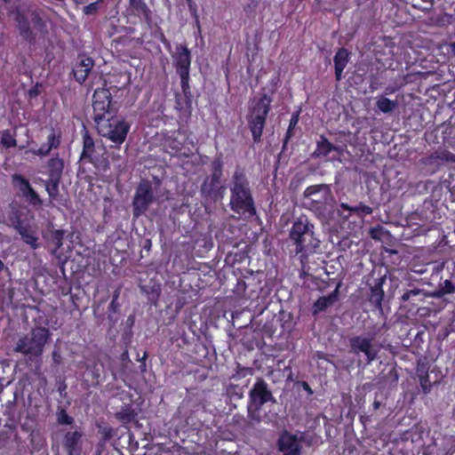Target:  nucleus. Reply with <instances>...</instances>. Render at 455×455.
<instances>
[{
  "label": "nucleus",
  "instance_id": "nucleus-1",
  "mask_svg": "<svg viewBox=\"0 0 455 455\" xmlns=\"http://www.w3.org/2000/svg\"><path fill=\"white\" fill-rule=\"evenodd\" d=\"M229 207L247 219L257 214L250 181L244 169L240 166H236L231 178Z\"/></svg>",
  "mask_w": 455,
  "mask_h": 455
},
{
  "label": "nucleus",
  "instance_id": "nucleus-2",
  "mask_svg": "<svg viewBox=\"0 0 455 455\" xmlns=\"http://www.w3.org/2000/svg\"><path fill=\"white\" fill-rule=\"evenodd\" d=\"M315 226L306 215H300L291 225L289 238L295 246V253L303 261L320 248V240L315 235Z\"/></svg>",
  "mask_w": 455,
  "mask_h": 455
},
{
  "label": "nucleus",
  "instance_id": "nucleus-3",
  "mask_svg": "<svg viewBox=\"0 0 455 455\" xmlns=\"http://www.w3.org/2000/svg\"><path fill=\"white\" fill-rule=\"evenodd\" d=\"M80 160L92 164L100 172H105L110 169L106 147L101 141L96 142L85 129L83 133V150Z\"/></svg>",
  "mask_w": 455,
  "mask_h": 455
},
{
  "label": "nucleus",
  "instance_id": "nucleus-4",
  "mask_svg": "<svg viewBox=\"0 0 455 455\" xmlns=\"http://www.w3.org/2000/svg\"><path fill=\"white\" fill-rule=\"evenodd\" d=\"M271 102L272 98L267 93H262L249 108L247 122L254 143L261 140L267 118L271 110Z\"/></svg>",
  "mask_w": 455,
  "mask_h": 455
},
{
  "label": "nucleus",
  "instance_id": "nucleus-5",
  "mask_svg": "<svg viewBox=\"0 0 455 455\" xmlns=\"http://www.w3.org/2000/svg\"><path fill=\"white\" fill-rule=\"evenodd\" d=\"M304 205L317 217H325L329 201L332 198L331 190L326 184L311 185L303 192Z\"/></svg>",
  "mask_w": 455,
  "mask_h": 455
},
{
  "label": "nucleus",
  "instance_id": "nucleus-6",
  "mask_svg": "<svg viewBox=\"0 0 455 455\" xmlns=\"http://www.w3.org/2000/svg\"><path fill=\"white\" fill-rule=\"evenodd\" d=\"M268 402L275 403V398L268 389L267 382L263 379L259 378L249 392L247 404L248 418L251 421L259 423L261 421V408Z\"/></svg>",
  "mask_w": 455,
  "mask_h": 455
},
{
  "label": "nucleus",
  "instance_id": "nucleus-7",
  "mask_svg": "<svg viewBox=\"0 0 455 455\" xmlns=\"http://www.w3.org/2000/svg\"><path fill=\"white\" fill-rule=\"evenodd\" d=\"M99 132L114 143L112 148H119L125 141L131 125L124 119H119L116 115L110 116L97 124Z\"/></svg>",
  "mask_w": 455,
  "mask_h": 455
},
{
  "label": "nucleus",
  "instance_id": "nucleus-8",
  "mask_svg": "<svg viewBox=\"0 0 455 455\" xmlns=\"http://www.w3.org/2000/svg\"><path fill=\"white\" fill-rule=\"evenodd\" d=\"M211 175L207 176L201 185L203 196L213 200L222 197L225 187L221 185L223 176V161L221 156L214 158L211 164Z\"/></svg>",
  "mask_w": 455,
  "mask_h": 455
},
{
  "label": "nucleus",
  "instance_id": "nucleus-9",
  "mask_svg": "<svg viewBox=\"0 0 455 455\" xmlns=\"http://www.w3.org/2000/svg\"><path fill=\"white\" fill-rule=\"evenodd\" d=\"M21 436L15 419L8 418L4 428L0 430V455H14L20 451Z\"/></svg>",
  "mask_w": 455,
  "mask_h": 455
},
{
  "label": "nucleus",
  "instance_id": "nucleus-10",
  "mask_svg": "<svg viewBox=\"0 0 455 455\" xmlns=\"http://www.w3.org/2000/svg\"><path fill=\"white\" fill-rule=\"evenodd\" d=\"M93 120L96 124L110 116L116 115V109L112 107V95L107 88H98L92 95Z\"/></svg>",
  "mask_w": 455,
  "mask_h": 455
},
{
  "label": "nucleus",
  "instance_id": "nucleus-11",
  "mask_svg": "<svg viewBox=\"0 0 455 455\" xmlns=\"http://www.w3.org/2000/svg\"><path fill=\"white\" fill-rule=\"evenodd\" d=\"M156 201L152 184L149 180H142L137 188L132 200V214L138 218L144 214Z\"/></svg>",
  "mask_w": 455,
  "mask_h": 455
},
{
  "label": "nucleus",
  "instance_id": "nucleus-12",
  "mask_svg": "<svg viewBox=\"0 0 455 455\" xmlns=\"http://www.w3.org/2000/svg\"><path fill=\"white\" fill-rule=\"evenodd\" d=\"M36 327L30 336V355H41L44 347L50 338L49 320L46 316H33Z\"/></svg>",
  "mask_w": 455,
  "mask_h": 455
},
{
  "label": "nucleus",
  "instance_id": "nucleus-13",
  "mask_svg": "<svg viewBox=\"0 0 455 455\" xmlns=\"http://www.w3.org/2000/svg\"><path fill=\"white\" fill-rule=\"evenodd\" d=\"M8 219L12 226L20 233L24 243H28V209L16 201L11 204Z\"/></svg>",
  "mask_w": 455,
  "mask_h": 455
},
{
  "label": "nucleus",
  "instance_id": "nucleus-14",
  "mask_svg": "<svg viewBox=\"0 0 455 455\" xmlns=\"http://www.w3.org/2000/svg\"><path fill=\"white\" fill-rule=\"evenodd\" d=\"M275 447L282 455H301L303 449L301 438L286 429L279 434Z\"/></svg>",
  "mask_w": 455,
  "mask_h": 455
},
{
  "label": "nucleus",
  "instance_id": "nucleus-15",
  "mask_svg": "<svg viewBox=\"0 0 455 455\" xmlns=\"http://www.w3.org/2000/svg\"><path fill=\"white\" fill-rule=\"evenodd\" d=\"M351 353L359 355L363 353L366 356L368 363H372L378 357L379 349L373 344V338L355 336L349 339Z\"/></svg>",
  "mask_w": 455,
  "mask_h": 455
},
{
  "label": "nucleus",
  "instance_id": "nucleus-16",
  "mask_svg": "<svg viewBox=\"0 0 455 455\" xmlns=\"http://www.w3.org/2000/svg\"><path fill=\"white\" fill-rule=\"evenodd\" d=\"M386 283V275L375 278L372 283H367L370 289L368 294V301L370 302L373 310L379 312L383 311L382 301L384 299L385 292L383 285Z\"/></svg>",
  "mask_w": 455,
  "mask_h": 455
},
{
  "label": "nucleus",
  "instance_id": "nucleus-17",
  "mask_svg": "<svg viewBox=\"0 0 455 455\" xmlns=\"http://www.w3.org/2000/svg\"><path fill=\"white\" fill-rule=\"evenodd\" d=\"M94 67V60L90 56L80 54L72 68V74L76 82L83 84L88 78Z\"/></svg>",
  "mask_w": 455,
  "mask_h": 455
},
{
  "label": "nucleus",
  "instance_id": "nucleus-18",
  "mask_svg": "<svg viewBox=\"0 0 455 455\" xmlns=\"http://www.w3.org/2000/svg\"><path fill=\"white\" fill-rule=\"evenodd\" d=\"M83 431L74 429L67 431L62 439V446L67 455H82Z\"/></svg>",
  "mask_w": 455,
  "mask_h": 455
},
{
  "label": "nucleus",
  "instance_id": "nucleus-19",
  "mask_svg": "<svg viewBox=\"0 0 455 455\" xmlns=\"http://www.w3.org/2000/svg\"><path fill=\"white\" fill-rule=\"evenodd\" d=\"M173 66L178 75L190 73L191 66V52L186 44H179L176 46V52L172 55Z\"/></svg>",
  "mask_w": 455,
  "mask_h": 455
},
{
  "label": "nucleus",
  "instance_id": "nucleus-20",
  "mask_svg": "<svg viewBox=\"0 0 455 455\" xmlns=\"http://www.w3.org/2000/svg\"><path fill=\"white\" fill-rule=\"evenodd\" d=\"M127 11L130 14L143 20L147 27H151L153 25V12L148 6L145 0H129Z\"/></svg>",
  "mask_w": 455,
  "mask_h": 455
},
{
  "label": "nucleus",
  "instance_id": "nucleus-21",
  "mask_svg": "<svg viewBox=\"0 0 455 455\" xmlns=\"http://www.w3.org/2000/svg\"><path fill=\"white\" fill-rule=\"evenodd\" d=\"M340 283H339L336 288L327 296L318 298L311 307V314L313 316L318 315L320 313L325 311L328 307H331L339 300Z\"/></svg>",
  "mask_w": 455,
  "mask_h": 455
},
{
  "label": "nucleus",
  "instance_id": "nucleus-22",
  "mask_svg": "<svg viewBox=\"0 0 455 455\" xmlns=\"http://www.w3.org/2000/svg\"><path fill=\"white\" fill-rule=\"evenodd\" d=\"M65 232L60 229L47 228L43 231V238L52 254H57L63 244Z\"/></svg>",
  "mask_w": 455,
  "mask_h": 455
},
{
  "label": "nucleus",
  "instance_id": "nucleus-23",
  "mask_svg": "<svg viewBox=\"0 0 455 455\" xmlns=\"http://www.w3.org/2000/svg\"><path fill=\"white\" fill-rule=\"evenodd\" d=\"M350 60V52L345 48H339L333 57L335 79L337 82L341 81L344 77L343 72Z\"/></svg>",
  "mask_w": 455,
  "mask_h": 455
},
{
  "label": "nucleus",
  "instance_id": "nucleus-24",
  "mask_svg": "<svg viewBox=\"0 0 455 455\" xmlns=\"http://www.w3.org/2000/svg\"><path fill=\"white\" fill-rule=\"evenodd\" d=\"M61 143V135L53 129L47 136L46 142L43 143L37 149L30 148V152L39 156H48L53 148H58Z\"/></svg>",
  "mask_w": 455,
  "mask_h": 455
},
{
  "label": "nucleus",
  "instance_id": "nucleus-25",
  "mask_svg": "<svg viewBox=\"0 0 455 455\" xmlns=\"http://www.w3.org/2000/svg\"><path fill=\"white\" fill-rule=\"evenodd\" d=\"M45 168V173L49 178L61 179L64 169V161L57 155L56 156H52L48 160Z\"/></svg>",
  "mask_w": 455,
  "mask_h": 455
},
{
  "label": "nucleus",
  "instance_id": "nucleus-26",
  "mask_svg": "<svg viewBox=\"0 0 455 455\" xmlns=\"http://www.w3.org/2000/svg\"><path fill=\"white\" fill-rule=\"evenodd\" d=\"M137 417V411L130 404L123 406L121 410L116 413V419L124 426L132 423L138 425L139 421Z\"/></svg>",
  "mask_w": 455,
  "mask_h": 455
},
{
  "label": "nucleus",
  "instance_id": "nucleus-27",
  "mask_svg": "<svg viewBox=\"0 0 455 455\" xmlns=\"http://www.w3.org/2000/svg\"><path fill=\"white\" fill-rule=\"evenodd\" d=\"M336 148L331 142L324 135H320L319 140L316 141V147L312 153L313 158H321L327 156L331 152Z\"/></svg>",
  "mask_w": 455,
  "mask_h": 455
},
{
  "label": "nucleus",
  "instance_id": "nucleus-28",
  "mask_svg": "<svg viewBox=\"0 0 455 455\" xmlns=\"http://www.w3.org/2000/svg\"><path fill=\"white\" fill-rule=\"evenodd\" d=\"M340 208L344 211L349 212V215H355L360 219H363L364 217L371 215L373 212L372 208L369 205H366L363 203H359L356 205L351 206L347 203H341Z\"/></svg>",
  "mask_w": 455,
  "mask_h": 455
},
{
  "label": "nucleus",
  "instance_id": "nucleus-29",
  "mask_svg": "<svg viewBox=\"0 0 455 455\" xmlns=\"http://www.w3.org/2000/svg\"><path fill=\"white\" fill-rule=\"evenodd\" d=\"M443 163L455 164V155L447 149H441L433 152L426 161V164H441Z\"/></svg>",
  "mask_w": 455,
  "mask_h": 455
},
{
  "label": "nucleus",
  "instance_id": "nucleus-30",
  "mask_svg": "<svg viewBox=\"0 0 455 455\" xmlns=\"http://www.w3.org/2000/svg\"><path fill=\"white\" fill-rule=\"evenodd\" d=\"M9 15L16 20L22 36L27 39L28 37V20L27 15L20 11V6H16L14 10H9Z\"/></svg>",
  "mask_w": 455,
  "mask_h": 455
},
{
  "label": "nucleus",
  "instance_id": "nucleus-31",
  "mask_svg": "<svg viewBox=\"0 0 455 455\" xmlns=\"http://www.w3.org/2000/svg\"><path fill=\"white\" fill-rule=\"evenodd\" d=\"M12 183L13 188L18 191L19 196L25 198V201L28 200V180L25 179L20 174H14L12 178Z\"/></svg>",
  "mask_w": 455,
  "mask_h": 455
},
{
  "label": "nucleus",
  "instance_id": "nucleus-32",
  "mask_svg": "<svg viewBox=\"0 0 455 455\" xmlns=\"http://www.w3.org/2000/svg\"><path fill=\"white\" fill-rule=\"evenodd\" d=\"M179 76L180 78V87L185 98L186 106L191 108L193 95L189 84L190 73L180 74Z\"/></svg>",
  "mask_w": 455,
  "mask_h": 455
},
{
  "label": "nucleus",
  "instance_id": "nucleus-33",
  "mask_svg": "<svg viewBox=\"0 0 455 455\" xmlns=\"http://www.w3.org/2000/svg\"><path fill=\"white\" fill-rule=\"evenodd\" d=\"M426 297L427 294L422 289L414 288L405 291L402 295V300L405 302L411 299L413 305H418L419 302L423 301Z\"/></svg>",
  "mask_w": 455,
  "mask_h": 455
},
{
  "label": "nucleus",
  "instance_id": "nucleus-34",
  "mask_svg": "<svg viewBox=\"0 0 455 455\" xmlns=\"http://www.w3.org/2000/svg\"><path fill=\"white\" fill-rule=\"evenodd\" d=\"M61 179L49 178L44 181L45 190L49 195L50 203L56 200L59 196V185Z\"/></svg>",
  "mask_w": 455,
  "mask_h": 455
},
{
  "label": "nucleus",
  "instance_id": "nucleus-35",
  "mask_svg": "<svg viewBox=\"0 0 455 455\" xmlns=\"http://www.w3.org/2000/svg\"><path fill=\"white\" fill-rule=\"evenodd\" d=\"M397 106L396 100H391L386 97H380L376 101L377 108L382 113H391Z\"/></svg>",
  "mask_w": 455,
  "mask_h": 455
},
{
  "label": "nucleus",
  "instance_id": "nucleus-36",
  "mask_svg": "<svg viewBox=\"0 0 455 455\" xmlns=\"http://www.w3.org/2000/svg\"><path fill=\"white\" fill-rule=\"evenodd\" d=\"M455 292V285L450 280H445L443 284L433 293L435 298H442L446 294H452Z\"/></svg>",
  "mask_w": 455,
  "mask_h": 455
},
{
  "label": "nucleus",
  "instance_id": "nucleus-37",
  "mask_svg": "<svg viewBox=\"0 0 455 455\" xmlns=\"http://www.w3.org/2000/svg\"><path fill=\"white\" fill-rule=\"evenodd\" d=\"M323 12H332L339 8L340 0H315Z\"/></svg>",
  "mask_w": 455,
  "mask_h": 455
},
{
  "label": "nucleus",
  "instance_id": "nucleus-38",
  "mask_svg": "<svg viewBox=\"0 0 455 455\" xmlns=\"http://www.w3.org/2000/svg\"><path fill=\"white\" fill-rule=\"evenodd\" d=\"M57 422L60 425L70 426L74 423L73 417L69 416L64 408H58L56 412Z\"/></svg>",
  "mask_w": 455,
  "mask_h": 455
},
{
  "label": "nucleus",
  "instance_id": "nucleus-39",
  "mask_svg": "<svg viewBox=\"0 0 455 455\" xmlns=\"http://www.w3.org/2000/svg\"><path fill=\"white\" fill-rule=\"evenodd\" d=\"M14 351L18 353H21L25 355H28V336L25 335L21 337L16 346L14 347Z\"/></svg>",
  "mask_w": 455,
  "mask_h": 455
},
{
  "label": "nucleus",
  "instance_id": "nucleus-40",
  "mask_svg": "<svg viewBox=\"0 0 455 455\" xmlns=\"http://www.w3.org/2000/svg\"><path fill=\"white\" fill-rule=\"evenodd\" d=\"M1 144L6 148H10L12 147L16 146V140L12 135L10 131L6 130L3 132L1 137Z\"/></svg>",
  "mask_w": 455,
  "mask_h": 455
},
{
  "label": "nucleus",
  "instance_id": "nucleus-41",
  "mask_svg": "<svg viewBox=\"0 0 455 455\" xmlns=\"http://www.w3.org/2000/svg\"><path fill=\"white\" fill-rule=\"evenodd\" d=\"M419 385L422 389V392L425 395L429 394L433 387V384L430 382V379H429V374L419 378Z\"/></svg>",
  "mask_w": 455,
  "mask_h": 455
},
{
  "label": "nucleus",
  "instance_id": "nucleus-42",
  "mask_svg": "<svg viewBox=\"0 0 455 455\" xmlns=\"http://www.w3.org/2000/svg\"><path fill=\"white\" fill-rule=\"evenodd\" d=\"M22 419H23L22 422L20 421V423H17L15 421V424L18 426V430L20 432L27 434V433H28V411H26V413L24 412L22 414V417L20 418V420H22Z\"/></svg>",
  "mask_w": 455,
  "mask_h": 455
},
{
  "label": "nucleus",
  "instance_id": "nucleus-43",
  "mask_svg": "<svg viewBox=\"0 0 455 455\" xmlns=\"http://www.w3.org/2000/svg\"><path fill=\"white\" fill-rule=\"evenodd\" d=\"M258 6L257 0H250V3L243 6V11L249 17L255 16V11Z\"/></svg>",
  "mask_w": 455,
  "mask_h": 455
},
{
  "label": "nucleus",
  "instance_id": "nucleus-44",
  "mask_svg": "<svg viewBox=\"0 0 455 455\" xmlns=\"http://www.w3.org/2000/svg\"><path fill=\"white\" fill-rule=\"evenodd\" d=\"M31 23L34 25V27H37L41 32H44L46 29L44 21L37 15H30V24Z\"/></svg>",
  "mask_w": 455,
  "mask_h": 455
},
{
  "label": "nucleus",
  "instance_id": "nucleus-45",
  "mask_svg": "<svg viewBox=\"0 0 455 455\" xmlns=\"http://www.w3.org/2000/svg\"><path fill=\"white\" fill-rule=\"evenodd\" d=\"M43 201L39 195L30 187V206L41 207Z\"/></svg>",
  "mask_w": 455,
  "mask_h": 455
},
{
  "label": "nucleus",
  "instance_id": "nucleus-46",
  "mask_svg": "<svg viewBox=\"0 0 455 455\" xmlns=\"http://www.w3.org/2000/svg\"><path fill=\"white\" fill-rule=\"evenodd\" d=\"M103 0H98L97 2L91 3L84 7V13L87 15L94 14L98 12V3Z\"/></svg>",
  "mask_w": 455,
  "mask_h": 455
},
{
  "label": "nucleus",
  "instance_id": "nucleus-47",
  "mask_svg": "<svg viewBox=\"0 0 455 455\" xmlns=\"http://www.w3.org/2000/svg\"><path fill=\"white\" fill-rule=\"evenodd\" d=\"M416 374H417L418 378H420V377H423L425 375H427L428 374V367H427V365L426 363H424L419 362L417 369H416Z\"/></svg>",
  "mask_w": 455,
  "mask_h": 455
},
{
  "label": "nucleus",
  "instance_id": "nucleus-48",
  "mask_svg": "<svg viewBox=\"0 0 455 455\" xmlns=\"http://www.w3.org/2000/svg\"><path fill=\"white\" fill-rule=\"evenodd\" d=\"M148 29L151 30V35L153 37L156 38L160 36V33H164L162 28L157 22L153 20V25L151 27H148Z\"/></svg>",
  "mask_w": 455,
  "mask_h": 455
},
{
  "label": "nucleus",
  "instance_id": "nucleus-49",
  "mask_svg": "<svg viewBox=\"0 0 455 455\" xmlns=\"http://www.w3.org/2000/svg\"><path fill=\"white\" fill-rule=\"evenodd\" d=\"M191 16L197 18V4L195 0H185Z\"/></svg>",
  "mask_w": 455,
  "mask_h": 455
},
{
  "label": "nucleus",
  "instance_id": "nucleus-50",
  "mask_svg": "<svg viewBox=\"0 0 455 455\" xmlns=\"http://www.w3.org/2000/svg\"><path fill=\"white\" fill-rule=\"evenodd\" d=\"M403 82H401L399 84L396 83L395 84H389L386 87L385 93L386 94H393L395 93L400 87L403 86Z\"/></svg>",
  "mask_w": 455,
  "mask_h": 455
},
{
  "label": "nucleus",
  "instance_id": "nucleus-51",
  "mask_svg": "<svg viewBox=\"0 0 455 455\" xmlns=\"http://www.w3.org/2000/svg\"><path fill=\"white\" fill-rule=\"evenodd\" d=\"M381 233H382V228L380 226H379L377 228H371L370 230L371 238H373L375 240L380 239Z\"/></svg>",
  "mask_w": 455,
  "mask_h": 455
},
{
  "label": "nucleus",
  "instance_id": "nucleus-52",
  "mask_svg": "<svg viewBox=\"0 0 455 455\" xmlns=\"http://www.w3.org/2000/svg\"><path fill=\"white\" fill-rule=\"evenodd\" d=\"M120 307L121 305L118 300L112 299L108 306V311L110 313L116 314L119 311Z\"/></svg>",
  "mask_w": 455,
  "mask_h": 455
},
{
  "label": "nucleus",
  "instance_id": "nucleus-53",
  "mask_svg": "<svg viewBox=\"0 0 455 455\" xmlns=\"http://www.w3.org/2000/svg\"><path fill=\"white\" fill-rule=\"evenodd\" d=\"M100 433L105 441L109 440L113 436V429L111 427H104Z\"/></svg>",
  "mask_w": 455,
  "mask_h": 455
},
{
  "label": "nucleus",
  "instance_id": "nucleus-54",
  "mask_svg": "<svg viewBox=\"0 0 455 455\" xmlns=\"http://www.w3.org/2000/svg\"><path fill=\"white\" fill-rule=\"evenodd\" d=\"M292 135H293V129H291L288 127L284 140H283V149L286 148L287 144H288L290 139L292 137Z\"/></svg>",
  "mask_w": 455,
  "mask_h": 455
},
{
  "label": "nucleus",
  "instance_id": "nucleus-55",
  "mask_svg": "<svg viewBox=\"0 0 455 455\" xmlns=\"http://www.w3.org/2000/svg\"><path fill=\"white\" fill-rule=\"evenodd\" d=\"M298 122H299V115L298 114H293L290 119V123H289V128L291 129H294L295 126L298 124Z\"/></svg>",
  "mask_w": 455,
  "mask_h": 455
},
{
  "label": "nucleus",
  "instance_id": "nucleus-56",
  "mask_svg": "<svg viewBox=\"0 0 455 455\" xmlns=\"http://www.w3.org/2000/svg\"><path fill=\"white\" fill-rule=\"evenodd\" d=\"M147 358H148V352L145 351L142 355V363H140V365L139 367L141 372H145L147 370V365H146Z\"/></svg>",
  "mask_w": 455,
  "mask_h": 455
},
{
  "label": "nucleus",
  "instance_id": "nucleus-57",
  "mask_svg": "<svg viewBox=\"0 0 455 455\" xmlns=\"http://www.w3.org/2000/svg\"><path fill=\"white\" fill-rule=\"evenodd\" d=\"M156 38L159 39L160 42L163 43L166 47H170L171 46V44L168 41V39L166 38L164 33H160V36H157Z\"/></svg>",
  "mask_w": 455,
  "mask_h": 455
},
{
  "label": "nucleus",
  "instance_id": "nucleus-58",
  "mask_svg": "<svg viewBox=\"0 0 455 455\" xmlns=\"http://www.w3.org/2000/svg\"><path fill=\"white\" fill-rule=\"evenodd\" d=\"M122 285L116 287V289L113 291L112 299L118 300L121 294Z\"/></svg>",
  "mask_w": 455,
  "mask_h": 455
},
{
  "label": "nucleus",
  "instance_id": "nucleus-59",
  "mask_svg": "<svg viewBox=\"0 0 455 455\" xmlns=\"http://www.w3.org/2000/svg\"><path fill=\"white\" fill-rule=\"evenodd\" d=\"M375 77H372L370 83V90L371 92H374L379 88V84L375 81Z\"/></svg>",
  "mask_w": 455,
  "mask_h": 455
},
{
  "label": "nucleus",
  "instance_id": "nucleus-60",
  "mask_svg": "<svg viewBox=\"0 0 455 455\" xmlns=\"http://www.w3.org/2000/svg\"><path fill=\"white\" fill-rule=\"evenodd\" d=\"M120 359L123 362H128L130 361L129 352L127 349H125L120 355Z\"/></svg>",
  "mask_w": 455,
  "mask_h": 455
},
{
  "label": "nucleus",
  "instance_id": "nucleus-61",
  "mask_svg": "<svg viewBox=\"0 0 455 455\" xmlns=\"http://www.w3.org/2000/svg\"><path fill=\"white\" fill-rule=\"evenodd\" d=\"M36 240L37 238L32 234H30V248L36 249L37 247Z\"/></svg>",
  "mask_w": 455,
  "mask_h": 455
},
{
  "label": "nucleus",
  "instance_id": "nucleus-62",
  "mask_svg": "<svg viewBox=\"0 0 455 455\" xmlns=\"http://www.w3.org/2000/svg\"><path fill=\"white\" fill-rule=\"evenodd\" d=\"M39 94V91L37 89V85L34 87H30V98L36 97Z\"/></svg>",
  "mask_w": 455,
  "mask_h": 455
},
{
  "label": "nucleus",
  "instance_id": "nucleus-63",
  "mask_svg": "<svg viewBox=\"0 0 455 455\" xmlns=\"http://www.w3.org/2000/svg\"><path fill=\"white\" fill-rule=\"evenodd\" d=\"M381 405H382L381 402H379L378 400H374V402L372 403L373 411L379 410L381 407Z\"/></svg>",
  "mask_w": 455,
  "mask_h": 455
},
{
  "label": "nucleus",
  "instance_id": "nucleus-64",
  "mask_svg": "<svg viewBox=\"0 0 455 455\" xmlns=\"http://www.w3.org/2000/svg\"><path fill=\"white\" fill-rule=\"evenodd\" d=\"M424 335V332L423 331H419L415 338H414V342H418V340H420L422 341V336Z\"/></svg>",
  "mask_w": 455,
  "mask_h": 455
}]
</instances>
